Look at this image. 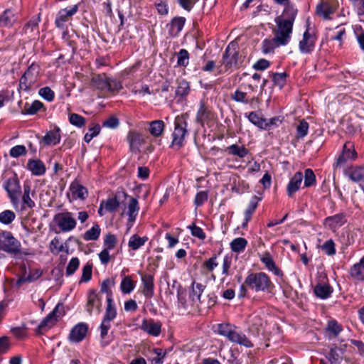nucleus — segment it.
Here are the masks:
<instances>
[{
    "label": "nucleus",
    "mask_w": 364,
    "mask_h": 364,
    "mask_svg": "<svg viewBox=\"0 0 364 364\" xmlns=\"http://www.w3.org/2000/svg\"><path fill=\"white\" fill-rule=\"evenodd\" d=\"M245 285L255 292L271 293L274 289L270 277L263 272L249 273L245 278Z\"/></svg>",
    "instance_id": "f257e3e1"
},
{
    "label": "nucleus",
    "mask_w": 364,
    "mask_h": 364,
    "mask_svg": "<svg viewBox=\"0 0 364 364\" xmlns=\"http://www.w3.org/2000/svg\"><path fill=\"white\" fill-rule=\"evenodd\" d=\"M187 127V114L178 115L175 118L174 131L172 134V146H176L177 149H179L183 146L185 137L188 134Z\"/></svg>",
    "instance_id": "f03ea898"
},
{
    "label": "nucleus",
    "mask_w": 364,
    "mask_h": 364,
    "mask_svg": "<svg viewBox=\"0 0 364 364\" xmlns=\"http://www.w3.org/2000/svg\"><path fill=\"white\" fill-rule=\"evenodd\" d=\"M3 188L7 192L11 203L17 206L19 198L21 196V187L17 174L14 172L12 176L8 178L3 183Z\"/></svg>",
    "instance_id": "7ed1b4c3"
},
{
    "label": "nucleus",
    "mask_w": 364,
    "mask_h": 364,
    "mask_svg": "<svg viewBox=\"0 0 364 364\" xmlns=\"http://www.w3.org/2000/svg\"><path fill=\"white\" fill-rule=\"evenodd\" d=\"M0 248L9 254L17 255L21 252V243L11 232H0Z\"/></svg>",
    "instance_id": "20e7f679"
},
{
    "label": "nucleus",
    "mask_w": 364,
    "mask_h": 364,
    "mask_svg": "<svg viewBox=\"0 0 364 364\" xmlns=\"http://www.w3.org/2000/svg\"><path fill=\"white\" fill-rule=\"evenodd\" d=\"M239 51L238 44L235 42H231L225 48L223 55V64L225 65L226 70L232 68H239Z\"/></svg>",
    "instance_id": "39448f33"
},
{
    "label": "nucleus",
    "mask_w": 364,
    "mask_h": 364,
    "mask_svg": "<svg viewBox=\"0 0 364 364\" xmlns=\"http://www.w3.org/2000/svg\"><path fill=\"white\" fill-rule=\"evenodd\" d=\"M127 197L128 195L124 188H118L114 196L109 197L104 201L105 210L109 213H114L120 205H124Z\"/></svg>",
    "instance_id": "423d86ee"
},
{
    "label": "nucleus",
    "mask_w": 364,
    "mask_h": 364,
    "mask_svg": "<svg viewBox=\"0 0 364 364\" xmlns=\"http://www.w3.org/2000/svg\"><path fill=\"white\" fill-rule=\"evenodd\" d=\"M77 11L78 4L60 9L58 12L55 20V25L56 27L61 30L66 29V23L72 20L73 16L77 12Z\"/></svg>",
    "instance_id": "0eeeda50"
},
{
    "label": "nucleus",
    "mask_w": 364,
    "mask_h": 364,
    "mask_svg": "<svg viewBox=\"0 0 364 364\" xmlns=\"http://www.w3.org/2000/svg\"><path fill=\"white\" fill-rule=\"evenodd\" d=\"M102 296L95 289H90L87 292V303L85 309L90 315L95 311L97 314H100L102 311Z\"/></svg>",
    "instance_id": "6e6552de"
},
{
    "label": "nucleus",
    "mask_w": 364,
    "mask_h": 364,
    "mask_svg": "<svg viewBox=\"0 0 364 364\" xmlns=\"http://www.w3.org/2000/svg\"><path fill=\"white\" fill-rule=\"evenodd\" d=\"M53 220L62 232H69L76 226V220L70 212L56 214L54 216Z\"/></svg>",
    "instance_id": "1a4fd4ad"
},
{
    "label": "nucleus",
    "mask_w": 364,
    "mask_h": 364,
    "mask_svg": "<svg viewBox=\"0 0 364 364\" xmlns=\"http://www.w3.org/2000/svg\"><path fill=\"white\" fill-rule=\"evenodd\" d=\"M336 4V0H322L321 3L316 6V14L318 16H322L325 20H331L332 18L331 15L334 14L337 9Z\"/></svg>",
    "instance_id": "9d476101"
},
{
    "label": "nucleus",
    "mask_w": 364,
    "mask_h": 364,
    "mask_svg": "<svg viewBox=\"0 0 364 364\" xmlns=\"http://www.w3.org/2000/svg\"><path fill=\"white\" fill-rule=\"evenodd\" d=\"M117 316L116 307H106L105 314L100 326V338L105 339L107 336L108 331L111 327V321Z\"/></svg>",
    "instance_id": "9b49d317"
},
{
    "label": "nucleus",
    "mask_w": 364,
    "mask_h": 364,
    "mask_svg": "<svg viewBox=\"0 0 364 364\" xmlns=\"http://www.w3.org/2000/svg\"><path fill=\"white\" fill-rule=\"evenodd\" d=\"M316 37L314 34L310 33L307 28L303 34V38L299 41V50L303 54L311 53L315 47Z\"/></svg>",
    "instance_id": "f8f14e48"
},
{
    "label": "nucleus",
    "mask_w": 364,
    "mask_h": 364,
    "mask_svg": "<svg viewBox=\"0 0 364 364\" xmlns=\"http://www.w3.org/2000/svg\"><path fill=\"white\" fill-rule=\"evenodd\" d=\"M62 307L63 305L58 304L54 309L50 312L39 323L38 326V332L41 333L43 331H46V328H51L58 321V318L60 316L58 315L59 308Z\"/></svg>",
    "instance_id": "ddd939ff"
},
{
    "label": "nucleus",
    "mask_w": 364,
    "mask_h": 364,
    "mask_svg": "<svg viewBox=\"0 0 364 364\" xmlns=\"http://www.w3.org/2000/svg\"><path fill=\"white\" fill-rule=\"evenodd\" d=\"M344 175L354 183H358L364 191V167L354 166L344 171Z\"/></svg>",
    "instance_id": "4468645a"
},
{
    "label": "nucleus",
    "mask_w": 364,
    "mask_h": 364,
    "mask_svg": "<svg viewBox=\"0 0 364 364\" xmlns=\"http://www.w3.org/2000/svg\"><path fill=\"white\" fill-rule=\"evenodd\" d=\"M140 328L149 335L156 337L161 333V323L159 321H154L152 318L144 319Z\"/></svg>",
    "instance_id": "2eb2a0df"
},
{
    "label": "nucleus",
    "mask_w": 364,
    "mask_h": 364,
    "mask_svg": "<svg viewBox=\"0 0 364 364\" xmlns=\"http://www.w3.org/2000/svg\"><path fill=\"white\" fill-rule=\"evenodd\" d=\"M260 261L265 265V267L273 272L276 276L282 277L284 273L275 264L270 252L266 251L259 255Z\"/></svg>",
    "instance_id": "dca6fc26"
},
{
    "label": "nucleus",
    "mask_w": 364,
    "mask_h": 364,
    "mask_svg": "<svg viewBox=\"0 0 364 364\" xmlns=\"http://www.w3.org/2000/svg\"><path fill=\"white\" fill-rule=\"evenodd\" d=\"M142 294L146 299H151L154 294V276L150 274H141Z\"/></svg>",
    "instance_id": "f3484780"
},
{
    "label": "nucleus",
    "mask_w": 364,
    "mask_h": 364,
    "mask_svg": "<svg viewBox=\"0 0 364 364\" xmlns=\"http://www.w3.org/2000/svg\"><path fill=\"white\" fill-rule=\"evenodd\" d=\"M304 176L301 171H297L290 178L287 186V194L289 198H292L296 192H297L301 186Z\"/></svg>",
    "instance_id": "a211bd4d"
},
{
    "label": "nucleus",
    "mask_w": 364,
    "mask_h": 364,
    "mask_svg": "<svg viewBox=\"0 0 364 364\" xmlns=\"http://www.w3.org/2000/svg\"><path fill=\"white\" fill-rule=\"evenodd\" d=\"M88 331V326L84 323H80L75 326L70 331L69 338L70 341L78 343L82 341Z\"/></svg>",
    "instance_id": "6ab92c4d"
},
{
    "label": "nucleus",
    "mask_w": 364,
    "mask_h": 364,
    "mask_svg": "<svg viewBox=\"0 0 364 364\" xmlns=\"http://www.w3.org/2000/svg\"><path fill=\"white\" fill-rule=\"evenodd\" d=\"M186 19L183 16H176L173 18L167 25L168 28V35L171 37H176L182 31Z\"/></svg>",
    "instance_id": "aec40b11"
},
{
    "label": "nucleus",
    "mask_w": 364,
    "mask_h": 364,
    "mask_svg": "<svg viewBox=\"0 0 364 364\" xmlns=\"http://www.w3.org/2000/svg\"><path fill=\"white\" fill-rule=\"evenodd\" d=\"M70 191L72 193L73 198L75 200L80 199L84 200L88 196L87 188L80 184L77 179H75L70 183Z\"/></svg>",
    "instance_id": "412c9836"
},
{
    "label": "nucleus",
    "mask_w": 364,
    "mask_h": 364,
    "mask_svg": "<svg viewBox=\"0 0 364 364\" xmlns=\"http://www.w3.org/2000/svg\"><path fill=\"white\" fill-rule=\"evenodd\" d=\"M205 288V285L200 283H197L195 281L192 282L188 292L189 299L193 302V304H201V294Z\"/></svg>",
    "instance_id": "4be33fe9"
},
{
    "label": "nucleus",
    "mask_w": 364,
    "mask_h": 364,
    "mask_svg": "<svg viewBox=\"0 0 364 364\" xmlns=\"http://www.w3.org/2000/svg\"><path fill=\"white\" fill-rule=\"evenodd\" d=\"M333 292V289L328 282H318L314 288V294L321 299H328Z\"/></svg>",
    "instance_id": "5701e85b"
},
{
    "label": "nucleus",
    "mask_w": 364,
    "mask_h": 364,
    "mask_svg": "<svg viewBox=\"0 0 364 364\" xmlns=\"http://www.w3.org/2000/svg\"><path fill=\"white\" fill-rule=\"evenodd\" d=\"M211 111L207 106L204 100H201L199 105V109L196 117V123L201 126H204L205 122L211 118Z\"/></svg>",
    "instance_id": "b1692460"
},
{
    "label": "nucleus",
    "mask_w": 364,
    "mask_h": 364,
    "mask_svg": "<svg viewBox=\"0 0 364 364\" xmlns=\"http://www.w3.org/2000/svg\"><path fill=\"white\" fill-rule=\"evenodd\" d=\"M228 340L232 343L243 346L246 348H252L254 346L245 333L241 331H237V329L232 331Z\"/></svg>",
    "instance_id": "393cba45"
},
{
    "label": "nucleus",
    "mask_w": 364,
    "mask_h": 364,
    "mask_svg": "<svg viewBox=\"0 0 364 364\" xmlns=\"http://www.w3.org/2000/svg\"><path fill=\"white\" fill-rule=\"evenodd\" d=\"M349 274L350 277L356 282L364 281V256L350 267Z\"/></svg>",
    "instance_id": "a878e982"
},
{
    "label": "nucleus",
    "mask_w": 364,
    "mask_h": 364,
    "mask_svg": "<svg viewBox=\"0 0 364 364\" xmlns=\"http://www.w3.org/2000/svg\"><path fill=\"white\" fill-rule=\"evenodd\" d=\"M346 222V215L341 213L327 217L325 219L324 225L333 230L342 226Z\"/></svg>",
    "instance_id": "bb28decb"
},
{
    "label": "nucleus",
    "mask_w": 364,
    "mask_h": 364,
    "mask_svg": "<svg viewBox=\"0 0 364 364\" xmlns=\"http://www.w3.org/2000/svg\"><path fill=\"white\" fill-rule=\"evenodd\" d=\"M114 284V282L113 280L107 279L102 282L100 286V292L107 294V306L115 307L111 290V287Z\"/></svg>",
    "instance_id": "cd10ccee"
},
{
    "label": "nucleus",
    "mask_w": 364,
    "mask_h": 364,
    "mask_svg": "<svg viewBox=\"0 0 364 364\" xmlns=\"http://www.w3.org/2000/svg\"><path fill=\"white\" fill-rule=\"evenodd\" d=\"M27 168L35 176H42L46 171L43 162L40 159H29L27 163Z\"/></svg>",
    "instance_id": "c85d7f7f"
},
{
    "label": "nucleus",
    "mask_w": 364,
    "mask_h": 364,
    "mask_svg": "<svg viewBox=\"0 0 364 364\" xmlns=\"http://www.w3.org/2000/svg\"><path fill=\"white\" fill-rule=\"evenodd\" d=\"M127 208V215L129 216L128 224H129L131 227L133 223L136 220L139 210L138 200L136 198L132 197L129 201Z\"/></svg>",
    "instance_id": "c756f323"
},
{
    "label": "nucleus",
    "mask_w": 364,
    "mask_h": 364,
    "mask_svg": "<svg viewBox=\"0 0 364 364\" xmlns=\"http://www.w3.org/2000/svg\"><path fill=\"white\" fill-rule=\"evenodd\" d=\"M16 20L14 11L11 9H6L0 14V27H11Z\"/></svg>",
    "instance_id": "7c9ffc66"
},
{
    "label": "nucleus",
    "mask_w": 364,
    "mask_h": 364,
    "mask_svg": "<svg viewBox=\"0 0 364 364\" xmlns=\"http://www.w3.org/2000/svg\"><path fill=\"white\" fill-rule=\"evenodd\" d=\"M41 110L44 112L46 111V108L45 107L43 103L39 100H34L32 104H29L28 102L25 104L24 108L21 111V114L34 115Z\"/></svg>",
    "instance_id": "2f4dec72"
},
{
    "label": "nucleus",
    "mask_w": 364,
    "mask_h": 364,
    "mask_svg": "<svg viewBox=\"0 0 364 364\" xmlns=\"http://www.w3.org/2000/svg\"><path fill=\"white\" fill-rule=\"evenodd\" d=\"M127 141L132 151H139V146L143 143L141 136L136 132H129L127 135Z\"/></svg>",
    "instance_id": "473e14b6"
},
{
    "label": "nucleus",
    "mask_w": 364,
    "mask_h": 364,
    "mask_svg": "<svg viewBox=\"0 0 364 364\" xmlns=\"http://www.w3.org/2000/svg\"><path fill=\"white\" fill-rule=\"evenodd\" d=\"M225 151L228 155L235 156L240 159L245 158L249 154V150L247 148L236 144L226 147Z\"/></svg>",
    "instance_id": "72a5a7b5"
},
{
    "label": "nucleus",
    "mask_w": 364,
    "mask_h": 364,
    "mask_svg": "<svg viewBox=\"0 0 364 364\" xmlns=\"http://www.w3.org/2000/svg\"><path fill=\"white\" fill-rule=\"evenodd\" d=\"M245 116L252 124L258 128L264 129L267 127V119L259 116L256 112H250L248 114L245 113Z\"/></svg>",
    "instance_id": "f704fd0d"
},
{
    "label": "nucleus",
    "mask_w": 364,
    "mask_h": 364,
    "mask_svg": "<svg viewBox=\"0 0 364 364\" xmlns=\"http://www.w3.org/2000/svg\"><path fill=\"white\" fill-rule=\"evenodd\" d=\"M46 145H56L60 141V128L56 127L53 131L48 132L43 139Z\"/></svg>",
    "instance_id": "c9c22d12"
},
{
    "label": "nucleus",
    "mask_w": 364,
    "mask_h": 364,
    "mask_svg": "<svg viewBox=\"0 0 364 364\" xmlns=\"http://www.w3.org/2000/svg\"><path fill=\"white\" fill-rule=\"evenodd\" d=\"M260 200L261 198L257 197V196H254L251 198L248 207L245 212V220L242 224V226H245L250 220L252 215L257 208L258 203Z\"/></svg>",
    "instance_id": "e433bc0d"
},
{
    "label": "nucleus",
    "mask_w": 364,
    "mask_h": 364,
    "mask_svg": "<svg viewBox=\"0 0 364 364\" xmlns=\"http://www.w3.org/2000/svg\"><path fill=\"white\" fill-rule=\"evenodd\" d=\"M41 21L40 14L33 16L23 26V31L25 34H31L35 31L38 33V24Z\"/></svg>",
    "instance_id": "4c0bfd02"
},
{
    "label": "nucleus",
    "mask_w": 364,
    "mask_h": 364,
    "mask_svg": "<svg viewBox=\"0 0 364 364\" xmlns=\"http://www.w3.org/2000/svg\"><path fill=\"white\" fill-rule=\"evenodd\" d=\"M108 77L105 73L95 75L92 78V84L98 90H107Z\"/></svg>",
    "instance_id": "58836bf2"
},
{
    "label": "nucleus",
    "mask_w": 364,
    "mask_h": 364,
    "mask_svg": "<svg viewBox=\"0 0 364 364\" xmlns=\"http://www.w3.org/2000/svg\"><path fill=\"white\" fill-rule=\"evenodd\" d=\"M148 240L149 238L146 236L141 237L137 234H134L130 237L128 242V246L132 250L135 251L142 247Z\"/></svg>",
    "instance_id": "ea45409f"
},
{
    "label": "nucleus",
    "mask_w": 364,
    "mask_h": 364,
    "mask_svg": "<svg viewBox=\"0 0 364 364\" xmlns=\"http://www.w3.org/2000/svg\"><path fill=\"white\" fill-rule=\"evenodd\" d=\"M341 349H339L337 347L331 348L328 353V354L326 355V359H321V364H339V358L340 355L338 353V351H340Z\"/></svg>",
    "instance_id": "a19ab883"
},
{
    "label": "nucleus",
    "mask_w": 364,
    "mask_h": 364,
    "mask_svg": "<svg viewBox=\"0 0 364 364\" xmlns=\"http://www.w3.org/2000/svg\"><path fill=\"white\" fill-rule=\"evenodd\" d=\"M297 12L298 10L292 4H288L285 6L282 15L279 17H284L285 21L294 24Z\"/></svg>",
    "instance_id": "79ce46f5"
},
{
    "label": "nucleus",
    "mask_w": 364,
    "mask_h": 364,
    "mask_svg": "<svg viewBox=\"0 0 364 364\" xmlns=\"http://www.w3.org/2000/svg\"><path fill=\"white\" fill-rule=\"evenodd\" d=\"M43 272L39 269H36L30 272L28 276L19 277L16 281V286L20 287L25 282H32L38 279L41 275Z\"/></svg>",
    "instance_id": "37998d69"
},
{
    "label": "nucleus",
    "mask_w": 364,
    "mask_h": 364,
    "mask_svg": "<svg viewBox=\"0 0 364 364\" xmlns=\"http://www.w3.org/2000/svg\"><path fill=\"white\" fill-rule=\"evenodd\" d=\"M247 245V240L244 237H237L230 243V249L232 252L240 253L245 250Z\"/></svg>",
    "instance_id": "c03bdc74"
},
{
    "label": "nucleus",
    "mask_w": 364,
    "mask_h": 364,
    "mask_svg": "<svg viewBox=\"0 0 364 364\" xmlns=\"http://www.w3.org/2000/svg\"><path fill=\"white\" fill-rule=\"evenodd\" d=\"M149 126V132L155 137L161 136L165 127L164 122L162 120L152 121Z\"/></svg>",
    "instance_id": "a18cd8bd"
},
{
    "label": "nucleus",
    "mask_w": 364,
    "mask_h": 364,
    "mask_svg": "<svg viewBox=\"0 0 364 364\" xmlns=\"http://www.w3.org/2000/svg\"><path fill=\"white\" fill-rule=\"evenodd\" d=\"M274 39L277 42V44L281 46H286L289 43L291 39V35L292 33L286 31H274Z\"/></svg>",
    "instance_id": "49530a36"
},
{
    "label": "nucleus",
    "mask_w": 364,
    "mask_h": 364,
    "mask_svg": "<svg viewBox=\"0 0 364 364\" xmlns=\"http://www.w3.org/2000/svg\"><path fill=\"white\" fill-rule=\"evenodd\" d=\"M135 288V284L129 276L124 277L120 284V289L123 294H130Z\"/></svg>",
    "instance_id": "de8ad7c7"
},
{
    "label": "nucleus",
    "mask_w": 364,
    "mask_h": 364,
    "mask_svg": "<svg viewBox=\"0 0 364 364\" xmlns=\"http://www.w3.org/2000/svg\"><path fill=\"white\" fill-rule=\"evenodd\" d=\"M237 329V327L234 325H231L228 323H220L217 326V332L218 334L229 338L232 331Z\"/></svg>",
    "instance_id": "09e8293b"
},
{
    "label": "nucleus",
    "mask_w": 364,
    "mask_h": 364,
    "mask_svg": "<svg viewBox=\"0 0 364 364\" xmlns=\"http://www.w3.org/2000/svg\"><path fill=\"white\" fill-rule=\"evenodd\" d=\"M275 23L277 24V30L279 31H286L292 33L293 25L289 21H287L284 19V17H277L275 18Z\"/></svg>",
    "instance_id": "8fccbe9b"
},
{
    "label": "nucleus",
    "mask_w": 364,
    "mask_h": 364,
    "mask_svg": "<svg viewBox=\"0 0 364 364\" xmlns=\"http://www.w3.org/2000/svg\"><path fill=\"white\" fill-rule=\"evenodd\" d=\"M100 228L97 224L94 225L90 230L86 231L83 235L84 240H96L99 238L100 235Z\"/></svg>",
    "instance_id": "3c124183"
},
{
    "label": "nucleus",
    "mask_w": 364,
    "mask_h": 364,
    "mask_svg": "<svg viewBox=\"0 0 364 364\" xmlns=\"http://www.w3.org/2000/svg\"><path fill=\"white\" fill-rule=\"evenodd\" d=\"M279 46H280L277 44V42L274 39V38L271 39L266 38L262 41V50L263 53L268 54L273 53L274 49Z\"/></svg>",
    "instance_id": "603ef678"
},
{
    "label": "nucleus",
    "mask_w": 364,
    "mask_h": 364,
    "mask_svg": "<svg viewBox=\"0 0 364 364\" xmlns=\"http://www.w3.org/2000/svg\"><path fill=\"white\" fill-rule=\"evenodd\" d=\"M304 187L309 188L314 186L316 183V175L311 168H306L304 171Z\"/></svg>",
    "instance_id": "864d4df0"
},
{
    "label": "nucleus",
    "mask_w": 364,
    "mask_h": 364,
    "mask_svg": "<svg viewBox=\"0 0 364 364\" xmlns=\"http://www.w3.org/2000/svg\"><path fill=\"white\" fill-rule=\"evenodd\" d=\"M271 76L274 85L282 88L287 82L288 74L284 73H272Z\"/></svg>",
    "instance_id": "5fc2aeb1"
},
{
    "label": "nucleus",
    "mask_w": 364,
    "mask_h": 364,
    "mask_svg": "<svg viewBox=\"0 0 364 364\" xmlns=\"http://www.w3.org/2000/svg\"><path fill=\"white\" fill-rule=\"evenodd\" d=\"M190 91L189 82L185 80H181L178 81V87L176 90V95L184 97L186 96Z\"/></svg>",
    "instance_id": "6e6d98bb"
},
{
    "label": "nucleus",
    "mask_w": 364,
    "mask_h": 364,
    "mask_svg": "<svg viewBox=\"0 0 364 364\" xmlns=\"http://www.w3.org/2000/svg\"><path fill=\"white\" fill-rule=\"evenodd\" d=\"M189 62V53L186 49H181L177 53V64L179 66L186 67Z\"/></svg>",
    "instance_id": "4d7b16f0"
},
{
    "label": "nucleus",
    "mask_w": 364,
    "mask_h": 364,
    "mask_svg": "<svg viewBox=\"0 0 364 364\" xmlns=\"http://www.w3.org/2000/svg\"><path fill=\"white\" fill-rule=\"evenodd\" d=\"M153 352L156 357L151 359V363L153 364H163L164 359L167 354V350L160 348H155L153 349Z\"/></svg>",
    "instance_id": "13d9d810"
},
{
    "label": "nucleus",
    "mask_w": 364,
    "mask_h": 364,
    "mask_svg": "<svg viewBox=\"0 0 364 364\" xmlns=\"http://www.w3.org/2000/svg\"><path fill=\"white\" fill-rule=\"evenodd\" d=\"M321 249L328 256L335 255L336 252L335 242L332 239L326 240L321 246Z\"/></svg>",
    "instance_id": "bf43d9fd"
},
{
    "label": "nucleus",
    "mask_w": 364,
    "mask_h": 364,
    "mask_svg": "<svg viewBox=\"0 0 364 364\" xmlns=\"http://www.w3.org/2000/svg\"><path fill=\"white\" fill-rule=\"evenodd\" d=\"M230 97L232 100L240 102L243 104H248L250 102L247 94L245 92H242L240 90H237L234 93H232Z\"/></svg>",
    "instance_id": "052dcab7"
},
{
    "label": "nucleus",
    "mask_w": 364,
    "mask_h": 364,
    "mask_svg": "<svg viewBox=\"0 0 364 364\" xmlns=\"http://www.w3.org/2000/svg\"><path fill=\"white\" fill-rule=\"evenodd\" d=\"M69 122L71 124L81 128L85 124V118L78 114L73 113L69 115Z\"/></svg>",
    "instance_id": "680f3d73"
},
{
    "label": "nucleus",
    "mask_w": 364,
    "mask_h": 364,
    "mask_svg": "<svg viewBox=\"0 0 364 364\" xmlns=\"http://www.w3.org/2000/svg\"><path fill=\"white\" fill-rule=\"evenodd\" d=\"M80 266V260L77 257H73L67 267H66V270H65V275L67 277H70L71 275H73L75 271L78 269Z\"/></svg>",
    "instance_id": "e2e57ef3"
},
{
    "label": "nucleus",
    "mask_w": 364,
    "mask_h": 364,
    "mask_svg": "<svg viewBox=\"0 0 364 364\" xmlns=\"http://www.w3.org/2000/svg\"><path fill=\"white\" fill-rule=\"evenodd\" d=\"M117 242V237L110 232L107 234L104 239V247L105 249L111 250H113Z\"/></svg>",
    "instance_id": "0e129e2a"
},
{
    "label": "nucleus",
    "mask_w": 364,
    "mask_h": 364,
    "mask_svg": "<svg viewBox=\"0 0 364 364\" xmlns=\"http://www.w3.org/2000/svg\"><path fill=\"white\" fill-rule=\"evenodd\" d=\"M188 228L191 230V235L193 237H196L202 240L206 237V235L203 230L201 228L196 225L195 223H192L191 225H188Z\"/></svg>",
    "instance_id": "69168bd1"
},
{
    "label": "nucleus",
    "mask_w": 364,
    "mask_h": 364,
    "mask_svg": "<svg viewBox=\"0 0 364 364\" xmlns=\"http://www.w3.org/2000/svg\"><path fill=\"white\" fill-rule=\"evenodd\" d=\"M101 127L97 124L94 127L89 128L88 132L84 136V141L89 143L94 137L97 136L100 132Z\"/></svg>",
    "instance_id": "338daca9"
},
{
    "label": "nucleus",
    "mask_w": 364,
    "mask_h": 364,
    "mask_svg": "<svg viewBox=\"0 0 364 364\" xmlns=\"http://www.w3.org/2000/svg\"><path fill=\"white\" fill-rule=\"evenodd\" d=\"M15 213L9 210H4L0 213V222L9 225L15 219Z\"/></svg>",
    "instance_id": "774afa93"
}]
</instances>
